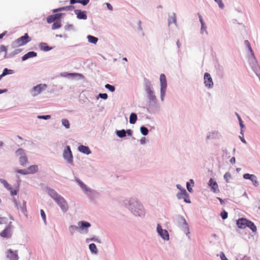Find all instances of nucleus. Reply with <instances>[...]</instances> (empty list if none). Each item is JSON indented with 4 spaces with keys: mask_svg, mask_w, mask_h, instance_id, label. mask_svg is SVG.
Instances as JSON below:
<instances>
[{
    "mask_svg": "<svg viewBox=\"0 0 260 260\" xmlns=\"http://www.w3.org/2000/svg\"><path fill=\"white\" fill-rule=\"evenodd\" d=\"M13 226L12 222H10L5 228L0 233V236L2 238L9 239L12 235Z\"/></svg>",
    "mask_w": 260,
    "mask_h": 260,
    "instance_id": "1",
    "label": "nucleus"
},
{
    "mask_svg": "<svg viewBox=\"0 0 260 260\" xmlns=\"http://www.w3.org/2000/svg\"><path fill=\"white\" fill-rule=\"evenodd\" d=\"M160 98L161 100L164 101L166 88L167 87V80L165 74H161L160 75Z\"/></svg>",
    "mask_w": 260,
    "mask_h": 260,
    "instance_id": "2",
    "label": "nucleus"
},
{
    "mask_svg": "<svg viewBox=\"0 0 260 260\" xmlns=\"http://www.w3.org/2000/svg\"><path fill=\"white\" fill-rule=\"evenodd\" d=\"M30 41V39L29 38L28 35L26 33L23 36L21 37L20 38L17 39L15 41V44L17 46H21Z\"/></svg>",
    "mask_w": 260,
    "mask_h": 260,
    "instance_id": "3",
    "label": "nucleus"
},
{
    "mask_svg": "<svg viewBox=\"0 0 260 260\" xmlns=\"http://www.w3.org/2000/svg\"><path fill=\"white\" fill-rule=\"evenodd\" d=\"M63 212H66L68 210V205L64 199L60 196L56 201Z\"/></svg>",
    "mask_w": 260,
    "mask_h": 260,
    "instance_id": "4",
    "label": "nucleus"
},
{
    "mask_svg": "<svg viewBox=\"0 0 260 260\" xmlns=\"http://www.w3.org/2000/svg\"><path fill=\"white\" fill-rule=\"evenodd\" d=\"M205 85L208 88H212L213 86V82L210 74L205 73L204 77Z\"/></svg>",
    "mask_w": 260,
    "mask_h": 260,
    "instance_id": "5",
    "label": "nucleus"
},
{
    "mask_svg": "<svg viewBox=\"0 0 260 260\" xmlns=\"http://www.w3.org/2000/svg\"><path fill=\"white\" fill-rule=\"evenodd\" d=\"M16 153L17 155H21L19 158L20 164L23 166L26 165L27 163V158L25 156L23 150L22 149H19L17 150Z\"/></svg>",
    "mask_w": 260,
    "mask_h": 260,
    "instance_id": "6",
    "label": "nucleus"
},
{
    "mask_svg": "<svg viewBox=\"0 0 260 260\" xmlns=\"http://www.w3.org/2000/svg\"><path fill=\"white\" fill-rule=\"evenodd\" d=\"M63 157L69 162H72L73 155L69 146H67L63 152Z\"/></svg>",
    "mask_w": 260,
    "mask_h": 260,
    "instance_id": "7",
    "label": "nucleus"
},
{
    "mask_svg": "<svg viewBox=\"0 0 260 260\" xmlns=\"http://www.w3.org/2000/svg\"><path fill=\"white\" fill-rule=\"evenodd\" d=\"M176 223L179 226L184 228L187 230H188L186 220L182 216H179L177 217L176 218Z\"/></svg>",
    "mask_w": 260,
    "mask_h": 260,
    "instance_id": "8",
    "label": "nucleus"
},
{
    "mask_svg": "<svg viewBox=\"0 0 260 260\" xmlns=\"http://www.w3.org/2000/svg\"><path fill=\"white\" fill-rule=\"evenodd\" d=\"M157 231L159 235L164 239L168 240L169 238L168 232L167 230H163L160 224H158Z\"/></svg>",
    "mask_w": 260,
    "mask_h": 260,
    "instance_id": "9",
    "label": "nucleus"
},
{
    "mask_svg": "<svg viewBox=\"0 0 260 260\" xmlns=\"http://www.w3.org/2000/svg\"><path fill=\"white\" fill-rule=\"evenodd\" d=\"M146 90L148 94V97L149 100L153 102H155L156 101V97L154 95L150 85L146 86Z\"/></svg>",
    "mask_w": 260,
    "mask_h": 260,
    "instance_id": "10",
    "label": "nucleus"
},
{
    "mask_svg": "<svg viewBox=\"0 0 260 260\" xmlns=\"http://www.w3.org/2000/svg\"><path fill=\"white\" fill-rule=\"evenodd\" d=\"M7 257L10 260H18L19 258L17 251H13L12 249L8 250L7 252Z\"/></svg>",
    "mask_w": 260,
    "mask_h": 260,
    "instance_id": "11",
    "label": "nucleus"
},
{
    "mask_svg": "<svg viewBox=\"0 0 260 260\" xmlns=\"http://www.w3.org/2000/svg\"><path fill=\"white\" fill-rule=\"evenodd\" d=\"M46 87V84H39L37 86H35L33 88V91L34 93H33V96H36L38 94L40 93Z\"/></svg>",
    "mask_w": 260,
    "mask_h": 260,
    "instance_id": "12",
    "label": "nucleus"
},
{
    "mask_svg": "<svg viewBox=\"0 0 260 260\" xmlns=\"http://www.w3.org/2000/svg\"><path fill=\"white\" fill-rule=\"evenodd\" d=\"M248 220L241 218L237 220V224L239 228L245 229L247 226Z\"/></svg>",
    "mask_w": 260,
    "mask_h": 260,
    "instance_id": "13",
    "label": "nucleus"
},
{
    "mask_svg": "<svg viewBox=\"0 0 260 260\" xmlns=\"http://www.w3.org/2000/svg\"><path fill=\"white\" fill-rule=\"evenodd\" d=\"M61 14H56L52 15H49L47 18V21L48 23H51L56 20L59 19L61 17Z\"/></svg>",
    "mask_w": 260,
    "mask_h": 260,
    "instance_id": "14",
    "label": "nucleus"
},
{
    "mask_svg": "<svg viewBox=\"0 0 260 260\" xmlns=\"http://www.w3.org/2000/svg\"><path fill=\"white\" fill-rule=\"evenodd\" d=\"M209 186L211 187L212 190L216 192L219 191L218 186L217 182L212 178H211L209 182Z\"/></svg>",
    "mask_w": 260,
    "mask_h": 260,
    "instance_id": "15",
    "label": "nucleus"
},
{
    "mask_svg": "<svg viewBox=\"0 0 260 260\" xmlns=\"http://www.w3.org/2000/svg\"><path fill=\"white\" fill-rule=\"evenodd\" d=\"M75 13L77 15V17L78 19L84 20L87 19V16L85 11H82L80 10H76L75 11Z\"/></svg>",
    "mask_w": 260,
    "mask_h": 260,
    "instance_id": "16",
    "label": "nucleus"
},
{
    "mask_svg": "<svg viewBox=\"0 0 260 260\" xmlns=\"http://www.w3.org/2000/svg\"><path fill=\"white\" fill-rule=\"evenodd\" d=\"M17 209L21 211V212L26 215L27 209H26V203L25 201H23L22 204H20L17 205Z\"/></svg>",
    "mask_w": 260,
    "mask_h": 260,
    "instance_id": "17",
    "label": "nucleus"
},
{
    "mask_svg": "<svg viewBox=\"0 0 260 260\" xmlns=\"http://www.w3.org/2000/svg\"><path fill=\"white\" fill-rule=\"evenodd\" d=\"M48 192L49 196L55 200V201H56L60 197V195H59L54 190L52 189H49Z\"/></svg>",
    "mask_w": 260,
    "mask_h": 260,
    "instance_id": "18",
    "label": "nucleus"
},
{
    "mask_svg": "<svg viewBox=\"0 0 260 260\" xmlns=\"http://www.w3.org/2000/svg\"><path fill=\"white\" fill-rule=\"evenodd\" d=\"M37 53L34 51H30L26 54H25L24 55H23L22 57V60L23 61H24L29 58L36 57L37 56Z\"/></svg>",
    "mask_w": 260,
    "mask_h": 260,
    "instance_id": "19",
    "label": "nucleus"
},
{
    "mask_svg": "<svg viewBox=\"0 0 260 260\" xmlns=\"http://www.w3.org/2000/svg\"><path fill=\"white\" fill-rule=\"evenodd\" d=\"M78 150L79 151L86 154H89L91 153V151L90 150L89 147L84 145L79 146L78 147Z\"/></svg>",
    "mask_w": 260,
    "mask_h": 260,
    "instance_id": "20",
    "label": "nucleus"
},
{
    "mask_svg": "<svg viewBox=\"0 0 260 260\" xmlns=\"http://www.w3.org/2000/svg\"><path fill=\"white\" fill-rule=\"evenodd\" d=\"M177 197L179 199H184L185 198H188V194L185 189H183L177 194Z\"/></svg>",
    "mask_w": 260,
    "mask_h": 260,
    "instance_id": "21",
    "label": "nucleus"
},
{
    "mask_svg": "<svg viewBox=\"0 0 260 260\" xmlns=\"http://www.w3.org/2000/svg\"><path fill=\"white\" fill-rule=\"evenodd\" d=\"M27 170L28 174H34L38 172V167L37 165H32L27 168Z\"/></svg>",
    "mask_w": 260,
    "mask_h": 260,
    "instance_id": "22",
    "label": "nucleus"
},
{
    "mask_svg": "<svg viewBox=\"0 0 260 260\" xmlns=\"http://www.w3.org/2000/svg\"><path fill=\"white\" fill-rule=\"evenodd\" d=\"M74 9V6H67V7H61V8H58V9H54L53 10V12L55 13V12H59V11H63V10H66V11L72 10Z\"/></svg>",
    "mask_w": 260,
    "mask_h": 260,
    "instance_id": "23",
    "label": "nucleus"
},
{
    "mask_svg": "<svg viewBox=\"0 0 260 260\" xmlns=\"http://www.w3.org/2000/svg\"><path fill=\"white\" fill-rule=\"evenodd\" d=\"M77 182L78 183L80 186L82 188L83 190H84L86 192H91V189L87 187V186L84 184L81 181L78 180Z\"/></svg>",
    "mask_w": 260,
    "mask_h": 260,
    "instance_id": "24",
    "label": "nucleus"
},
{
    "mask_svg": "<svg viewBox=\"0 0 260 260\" xmlns=\"http://www.w3.org/2000/svg\"><path fill=\"white\" fill-rule=\"evenodd\" d=\"M78 225L81 229H84L85 228H88L90 226V224L87 221H80L78 222Z\"/></svg>",
    "mask_w": 260,
    "mask_h": 260,
    "instance_id": "25",
    "label": "nucleus"
},
{
    "mask_svg": "<svg viewBox=\"0 0 260 260\" xmlns=\"http://www.w3.org/2000/svg\"><path fill=\"white\" fill-rule=\"evenodd\" d=\"M89 2V0H72L70 1L71 4H74L75 3H80L85 6Z\"/></svg>",
    "mask_w": 260,
    "mask_h": 260,
    "instance_id": "26",
    "label": "nucleus"
},
{
    "mask_svg": "<svg viewBox=\"0 0 260 260\" xmlns=\"http://www.w3.org/2000/svg\"><path fill=\"white\" fill-rule=\"evenodd\" d=\"M137 120V115L134 113H132L129 117V123L135 124Z\"/></svg>",
    "mask_w": 260,
    "mask_h": 260,
    "instance_id": "27",
    "label": "nucleus"
},
{
    "mask_svg": "<svg viewBox=\"0 0 260 260\" xmlns=\"http://www.w3.org/2000/svg\"><path fill=\"white\" fill-rule=\"evenodd\" d=\"M39 46L41 50L45 51L50 50L51 48L47 45L45 43H41L40 44Z\"/></svg>",
    "mask_w": 260,
    "mask_h": 260,
    "instance_id": "28",
    "label": "nucleus"
},
{
    "mask_svg": "<svg viewBox=\"0 0 260 260\" xmlns=\"http://www.w3.org/2000/svg\"><path fill=\"white\" fill-rule=\"evenodd\" d=\"M88 41L91 43L95 44L98 41V39L95 37L89 35L87 36Z\"/></svg>",
    "mask_w": 260,
    "mask_h": 260,
    "instance_id": "29",
    "label": "nucleus"
},
{
    "mask_svg": "<svg viewBox=\"0 0 260 260\" xmlns=\"http://www.w3.org/2000/svg\"><path fill=\"white\" fill-rule=\"evenodd\" d=\"M247 227H248L253 232H256V226L254 225V224L252 222H251L249 220H248V223H247Z\"/></svg>",
    "mask_w": 260,
    "mask_h": 260,
    "instance_id": "30",
    "label": "nucleus"
},
{
    "mask_svg": "<svg viewBox=\"0 0 260 260\" xmlns=\"http://www.w3.org/2000/svg\"><path fill=\"white\" fill-rule=\"evenodd\" d=\"M0 182L3 184L4 186L8 189H11V186L7 182L6 180L3 179H0Z\"/></svg>",
    "mask_w": 260,
    "mask_h": 260,
    "instance_id": "31",
    "label": "nucleus"
},
{
    "mask_svg": "<svg viewBox=\"0 0 260 260\" xmlns=\"http://www.w3.org/2000/svg\"><path fill=\"white\" fill-rule=\"evenodd\" d=\"M64 76H69L72 78L78 77H79L80 78L83 77V76L82 74L79 73H67L66 75H65Z\"/></svg>",
    "mask_w": 260,
    "mask_h": 260,
    "instance_id": "32",
    "label": "nucleus"
},
{
    "mask_svg": "<svg viewBox=\"0 0 260 260\" xmlns=\"http://www.w3.org/2000/svg\"><path fill=\"white\" fill-rule=\"evenodd\" d=\"M89 248L92 253H96L98 252L96 246L94 243L90 244Z\"/></svg>",
    "mask_w": 260,
    "mask_h": 260,
    "instance_id": "33",
    "label": "nucleus"
},
{
    "mask_svg": "<svg viewBox=\"0 0 260 260\" xmlns=\"http://www.w3.org/2000/svg\"><path fill=\"white\" fill-rule=\"evenodd\" d=\"M117 135L120 138H123L126 136V132L124 129L117 131Z\"/></svg>",
    "mask_w": 260,
    "mask_h": 260,
    "instance_id": "34",
    "label": "nucleus"
},
{
    "mask_svg": "<svg viewBox=\"0 0 260 260\" xmlns=\"http://www.w3.org/2000/svg\"><path fill=\"white\" fill-rule=\"evenodd\" d=\"M61 27V21L60 20L59 21H57L56 22H55L52 26V29H57V28H59Z\"/></svg>",
    "mask_w": 260,
    "mask_h": 260,
    "instance_id": "35",
    "label": "nucleus"
},
{
    "mask_svg": "<svg viewBox=\"0 0 260 260\" xmlns=\"http://www.w3.org/2000/svg\"><path fill=\"white\" fill-rule=\"evenodd\" d=\"M141 133L143 135L146 136L148 133V129L145 126H141L140 128Z\"/></svg>",
    "mask_w": 260,
    "mask_h": 260,
    "instance_id": "36",
    "label": "nucleus"
},
{
    "mask_svg": "<svg viewBox=\"0 0 260 260\" xmlns=\"http://www.w3.org/2000/svg\"><path fill=\"white\" fill-rule=\"evenodd\" d=\"M62 124L64 125L67 128H69L70 127V123L68 119H62Z\"/></svg>",
    "mask_w": 260,
    "mask_h": 260,
    "instance_id": "37",
    "label": "nucleus"
},
{
    "mask_svg": "<svg viewBox=\"0 0 260 260\" xmlns=\"http://www.w3.org/2000/svg\"><path fill=\"white\" fill-rule=\"evenodd\" d=\"M253 176L254 177H251V178L250 179V180L252 182L254 186H257L258 185V182L257 180V177L254 175H253Z\"/></svg>",
    "mask_w": 260,
    "mask_h": 260,
    "instance_id": "38",
    "label": "nucleus"
},
{
    "mask_svg": "<svg viewBox=\"0 0 260 260\" xmlns=\"http://www.w3.org/2000/svg\"><path fill=\"white\" fill-rule=\"evenodd\" d=\"M16 172L18 173H20L23 175H27L28 174L27 170V169H23V170H16Z\"/></svg>",
    "mask_w": 260,
    "mask_h": 260,
    "instance_id": "39",
    "label": "nucleus"
},
{
    "mask_svg": "<svg viewBox=\"0 0 260 260\" xmlns=\"http://www.w3.org/2000/svg\"><path fill=\"white\" fill-rule=\"evenodd\" d=\"M105 88L112 92H114L115 91V87L109 84H107L105 85Z\"/></svg>",
    "mask_w": 260,
    "mask_h": 260,
    "instance_id": "40",
    "label": "nucleus"
},
{
    "mask_svg": "<svg viewBox=\"0 0 260 260\" xmlns=\"http://www.w3.org/2000/svg\"><path fill=\"white\" fill-rule=\"evenodd\" d=\"M231 178V175L229 172L226 173L224 175V178L226 182H228Z\"/></svg>",
    "mask_w": 260,
    "mask_h": 260,
    "instance_id": "41",
    "label": "nucleus"
},
{
    "mask_svg": "<svg viewBox=\"0 0 260 260\" xmlns=\"http://www.w3.org/2000/svg\"><path fill=\"white\" fill-rule=\"evenodd\" d=\"M216 3H217L220 8L223 9L224 7V4H223L222 0H214Z\"/></svg>",
    "mask_w": 260,
    "mask_h": 260,
    "instance_id": "42",
    "label": "nucleus"
},
{
    "mask_svg": "<svg viewBox=\"0 0 260 260\" xmlns=\"http://www.w3.org/2000/svg\"><path fill=\"white\" fill-rule=\"evenodd\" d=\"M39 119H49L51 118V116L50 115H39L38 116Z\"/></svg>",
    "mask_w": 260,
    "mask_h": 260,
    "instance_id": "43",
    "label": "nucleus"
},
{
    "mask_svg": "<svg viewBox=\"0 0 260 260\" xmlns=\"http://www.w3.org/2000/svg\"><path fill=\"white\" fill-rule=\"evenodd\" d=\"M40 212H41V217H42L44 221L46 223V215H45V212L43 210L41 209L40 211Z\"/></svg>",
    "mask_w": 260,
    "mask_h": 260,
    "instance_id": "44",
    "label": "nucleus"
},
{
    "mask_svg": "<svg viewBox=\"0 0 260 260\" xmlns=\"http://www.w3.org/2000/svg\"><path fill=\"white\" fill-rule=\"evenodd\" d=\"M251 177H254L253 176V174H245L243 175V178L245 179H249L250 180V179L251 178Z\"/></svg>",
    "mask_w": 260,
    "mask_h": 260,
    "instance_id": "45",
    "label": "nucleus"
},
{
    "mask_svg": "<svg viewBox=\"0 0 260 260\" xmlns=\"http://www.w3.org/2000/svg\"><path fill=\"white\" fill-rule=\"evenodd\" d=\"M220 215L223 219H225L228 217V213L225 211H223Z\"/></svg>",
    "mask_w": 260,
    "mask_h": 260,
    "instance_id": "46",
    "label": "nucleus"
},
{
    "mask_svg": "<svg viewBox=\"0 0 260 260\" xmlns=\"http://www.w3.org/2000/svg\"><path fill=\"white\" fill-rule=\"evenodd\" d=\"M7 49L6 46L4 45H0V53L4 52L5 53L7 52Z\"/></svg>",
    "mask_w": 260,
    "mask_h": 260,
    "instance_id": "47",
    "label": "nucleus"
},
{
    "mask_svg": "<svg viewBox=\"0 0 260 260\" xmlns=\"http://www.w3.org/2000/svg\"><path fill=\"white\" fill-rule=\"evenodd\" d=\"M245 44L247 45V46L248 47V48L249 51H250V52L251 53V54L252 55H253V52L252 48L250 46L249 42L248 41H245Z\"/></svg>",
    "mask_w": 260,
    "mask_h": 260,
    "instance_id": "48",
    "label": "nucleus"
},
{
    "mask_svg": "<svg viewBox=\"0 0 260 260\" xmlns=\"http://www.w3.org/2000/svg\"><path fill=\"white\" fill-rule=\"evenodd\" d=\"M99 96L104 100H106L108 98V95L107 93H100Z\"/></svg>",
    "mask_w": 260,
    "mask_h": 260,
    "instance_id": "49",
    "label": "nucleus"
},
{
    "mask_svg": "<svg viewBox=\"0 0 260 260\" xmlns=\"http://www.w3.org/2000/svg\"><path fill=\"white\" fill-rule=\"evenodd\" d=\"M237 116H238V120H239V121L240 125L241 127L242 128H243L244 127V125L243 124V121H242L241 117H240V116L239 115H238V114H237Z\"/></svg>",
    "mask_w": 260,
    "mask_h": 260,
    "instance_id": "50",
    "label": "nucleus"
},
{
    "mask_svg": "<svg viewBox=\"0 0 260 260\" xmlns=\"http://www.w3.org/2000/svg\"><path fill=\"white\" fill-rule=\"evenodd\" d=\"M220 258H221V260H228V259L226 258V256H225V255H224V254L223 253V252H221V253H220Z\"/></svg>",
    "mask_w": 260,
    "mask_h": 260,
    "instance_id": "51",
    "label": "nucleus"
},
{
    "mask_svg": "<svg viewBox=\"0 0 260 260\" xmlns=\"http://www.w3.org/2000/svg\"><path fill=\"white\" fill-rule=\"evenodd\" d=\"M186 186H187V189L188 190V191H189L190 192H191L192 191V189L190 187V184L188 182L187 183Z\"/></svg>",
    "mask_w": 260,
    "mask_h": 260,
    "instance_id": "52",
    "label": "nucleus"
},
{
    "mask_svg": "<svg viewBox=\"0 0 260 260\" xmlns=\"http://www.w3.org/2000/svg\"><path fill=\"white\" fill-rule=\"evenodd\" d=\"M6 218L5 217H0V224L6 223L5 221Z\"/></svg>",
    "mask_w": 260,
    "mask_h": 260,
    "instance_id": "53",
    "label": "nucleus"
},
{
    "mask_svg": "<svg viewBox=\"0 0 260 260\" xmlns=\"http://www.w3.org/2000/svg\"><path fill=\"white\" fill-rule=\"evenodd\" d=\"M106 5L107 6V8L109 10L112 11L113 10V7L112 5L109 3H106Z\"/></svg>",
    "mask_w": 260,
    "mask_h": 260,
    "instance_id": "54",
    "label": "nucleus"
},
{
    "mask_svg": "<svg viewBox=\"0 0 260 260\" xmlns=\"http://www.w3.org/2000/svg\"><path fill=\"white\" fill-rule=\"evenodd\" d=\"M11 191V193L12 195H16L17 194V191L15 190H14L12 188L11 189H9Z\"/></svg>",
    "mask_w": 260,
    "mask_h": 260,
    "instance_id": "55",
    "label": "nucleus"
},
{
    "mask_svg": "<svg viewBox=\"0 0 260 260\" xmlns=\"http://www.w3.org/2000/svg\"><path fill=\"white\" fill-rule=\"evenodd\" d=\"M200 21L201 23L202 24V28H203V26L204 25V22L203 19V18H202V17L201 16H200Z\"/></svg>",
    "mask_w": 260,
    "mask_h": 260,
    "instance_id": "56",
    "label": "nucleus"
},
{
    "mask_svg": "<svg viewBox=\"0 0 260 260\" xmlns=\"http://www.w3.org/2000/svg\"><path fill=\"white\" fill-rule=\"evenodd\" d=\"M78 228V227H77V226H74V225H71L70 227V230L71 231H73L74 230L77 229Z\"/></svg>",
    "mask_w": 260,
    "mask_h": 260,
    "instance_id": "57",
    "label": "nucleus"
},
{
    "mask_svg": "<svg viewBox=\"0 0 260 260\" xmlns=\"http://www.w3.org/2000/svg\"><path fill=\"white\" fill-rule=\"evenodd\" d=\"M183 200L186 203H190V201H189V197L188 198H185Z\"/></svg>",
    "mask_w": 260,
    "mask_h": 260,
    "instance_id": "58",
    "label": "nucleus"
},
{
    "mask_svg": "<svg viewBox=\"0 0 260 260\" xmlns=\"http://www.w3.org/2000/svg\"><path fill=\"white\" fill-rule=\"evenodd\" d=\"M7 89H0V94L6 92Z\"/></svg>",
    "mask_w": 260,
    "mask_h": 260,
    "instance_id": "59",
    "label": "nucleus"
},
{
    "mask_svg": "<svg viewBox=\"0 0 260 260\" xmlns=\"http://www.w3.org/2000/svg\"><path fill=\"white\" fill-rule=\"evenodd\" d=\"M6 33V32H3V33L0 34V39H2L4 37V36L5 35Z\"/></svg>",
    "mask_w": 260,
    "mask_h": 260,
    "instance_id": "60",
    "label": "nucleus"
},
{
    "mask_svg": "<svg viewBox=\"0 0 260 260\" xmlns=\"http://www.w3.org/2000/svg\"><path fill=\"white\" fill-rule=\"evenodd\" d=\"M141 142L142 144L144 143L145 142V138H142L141 140Z\"/></svg>",
    "mask_w": 260,
    "mask_h": 260,
    "instance_id": "61",
    "label": "nucleus"
},
{
    "mask_svg": "<svg viewBox=\"0 0 260 260\" xmlns=\"http://www.w3.org/2000/svg\"><path fill=\"white\" fill-rule=\"evenodd\" d=\"M231 162H235V157H232L231 159Z\"/></svg>",
    "mask_w": 260,
    "mask_h": 260,
    "instance_id": "62",
    "label": "nucleus"
},
{
    "mask_svg": "<svg viewBox=\"0 0 260 260\" xmlns=\"http://www.w3.org/2000/svg\"><path fill=\"white\" fill-rule=\"evenodd\" d=\"M240 139H241V140L242 142H243V143H246V141H245V140L244 139V138H243V137H240Z\"/></svg>",
    "mask_w": 260,
    "mask_h": 260,
    "instance_id": "63",
    "label": "nucleus"
},
{
    "mask_svg": "<svg viewBox=\"0 0 260 260\" xmlns=\"http://www.w3.org/2000/svg\"><path fill=\"white\" fill-rule=\"evenodd\" d=\"M127 134H128L129 135H131V134H132V131H131V130H130V129H129V130H128V131H127Z\"/></svg>",
    "mask_w": 260,
    "mask_h": 260,
    "instance_id": "64",
    "label": "nucleus"
}]
</instances>
